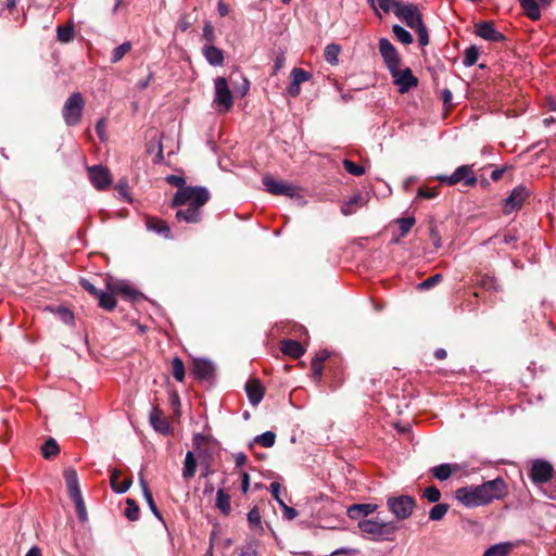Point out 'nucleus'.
<instances>
[{"label": "nucleus", "instance_id": "nucleus-26", "mask_svg": "<svg viewBox=\"0 0 556 556\" xmlns=\"http://www.w3.org/2000/svg\"><path fill=\"white\" fill-rule=\"evenodd\" d=\"M515 544L511 542H502L490 546L482 556H508Z\"/></svg>", "mask_w": 556, "mask_h": 556}, {"label": "nucleus", "instance_id": "nucleus-14", "mask_svg": "<svg viewBox=\"0 0 556 556\" xmlns=\"http://www.w3.org/2000/svg\"><path fill=\"white\" fill-rule=\"evenodd\" d=\"M214 364L205 358H198L193 361L192 374L199 380H208L214 376Z\"/></svg>", "mask_w": 556, "mask_h": 556}, {"label": "nucleus", "instance_id": "nucleus-61", "mask_svg": "<svg viewBox=\"0 0 556 556\" xmlns=\"http://www.w3.org/2000/svg\"><path fill=\"white\" fill-rule=\"evenodd\" d=\"M393 2L394 0H378L379 8L384 12L393 11Z\"/></svg>", "mask_w": 556, "mask_h": 556}, {"label": "nucleus", "instance_id": "nucleus-22", "mask_svg": "<svg viewBox=\"0 0 556 556\" xmlns=\"http://www.w3.org/2000/svg\"><path fill=\"white\" fill-rule=\"evenodd\" d=\"M64 479L71 500L80 496L81 492L76 470L73 468H66L64 471Z\"/></svg>", "mask_w": 556, "mask_h": 556}, {"label": "nucleus", "instance_id": "nucleus-13", "mask_svg": "<svg viewBox=\"0 0 556 556\" xmlns=\"http://www.w3.org/2000/svg\"><path fill=\"white\" fill-rule=\"evenodd\" d=\"M379 51L389 71L400 66L399 53L389 39L379 40Z\"/></svg>", "mask_w": 556, "mask_h": 556}, {"label": "nucleus", "instance_id": "nucleus-29", "mask_svg": "<svg viewBox=\"0 0 556 556\" xmlns=\"http://www.w3.org/2000/svg\"><path fill=\"white\" fill-rule=\"evenodd\" d=\"M248 522L250 528L255 531L257 534H262L264 532V527L262 525V518L260 509L254 506L248 513Z\"/></svg>", "mask_w": 556, "mask_h": 556}, {"label": "nucleus", "instance_id": "nucleus-47", "mask_svg": "<svg viewBox=\"0 0 556 556\" xmlns=\"http://www.w3.org/2000/svg\"><path fill=\"white\" fill-rule=\"evenodd\" d=\"M311 78V74L302 68H293L291 71V81L295 83V84H303L307 80H309Z\"/></svg>", "mask_w": 556, "mask_h": 556}, {"label": "nucleus", "instance_id": "nucleus-33", "mask_svg": "<svg viewBox=\"0 0 556 556\" xmlns=\"http://www.w3.org/2000/svg\"><path fill=\"white\" fill-rule=\"evenodd\" d=\"M147 227L149 230L156 232L157 235L164 236L165 238H169L170 229L167 224L160 219H149L147 223Z\"/></svg>", "mask_w": 556, "mask_h": 556}, {"label": "nucleus", "instance_id": "nucleus-17", "mask_svg": "<svg viewBox=\"0 0 556 556\" xmlns=\"http://www.w3.org/2000/svg\"><path fill=\"white\" fill-rule=\"evenodd\" d=\"M476 34L489 41H502L504 36L496 30L494 24L492 22H480L476 25Z\"/></svg>", "mask_w": 556, "mask_h": 556}, {"label": "nucleus", "instance_id": "nucleus-55", "mask_svg": "<svg viewBox=\"0 0 556 556\" xmlns=\"http://www.w3.org/2000/svg\"><path fill=\"white\" fill-rule=\"evenodd\" d=\"M79 285L94 298H97L98 294L101 292L86 278H81Z\"/></svg>", "mask_w": 556, "mask_h": 556}, {"label": "nucleus", "instance_id": "nucleus-37", "mask_svg": "<svg viewBox=\"0 0 556 556\" xmlns=\"http://www.w3.org/2000/svg\"><path fill=\"white\" fill-rule=\"evenodd\" d=\"M392 31H393L395 38L404 45H410L414 40L412 34L408 30H406L404 27H402L397 24L393 25Z\"/></svg>", "mask_w": 556, "mask_h": 556}, {"label": "nucleus", "instance_id": "nucleus-18", "mask_svg": "<svg viewBox=\"0 0 556 556\" xmlns=\"http://www.w3.org/2000/svg\"><path fill=\"white\" fill-rule=\"evenodd\" d=\"M377 509L378 505L372 503L353 504L348 508L346 514L349 518L359 521L374 514Z\"/></svg>", "mask_w": 556, "mask_h": 556}, {"label": "nucleus", "instance_id": "nucleus-49", "mask_svg": "<svg viewBox=\"0 0 556 556\" xmlns=\"http://www.w3.org/2000/svg\"><path fill=\"white\" fill-rule=\"evenodd\" d=\"M415 224L414 217H404L399 219L400 235L401 237L406 236Z\"/></svg>", "mask_w": 556, "mask_h": 556}, {"label": "nucleus", "instance_id": "nucleus-58", "mask_svg": "<svg viewBox=\"0 0 556 556\" xmlns=\"http://www.w3.org/2000/svg\"><path fill=\"white\" fill-rule=\"evenodd\" d=\"M280 507H282L283 515L288 520H292L298 516V511L294 508L289 507L285 502H280Z\"/></svg>", "mask_w": 556, "mask_h": 556}, {"label": "nucleus", "instance_id": "nucleus-38", "mask_svg": "<svg viewBox=\"0 0 556 556\" xmlns=\"http://www.w3.org/2000/svg\"><path fill=\"white\" fill-rule=\"evenodd\" d=\"M448 510V505L444 503H437L429 511V519L439 521L444 518Z\"/></svg>", "mask_w": 556, "mask_h": 556}, {"label": "nucleus", "instance_id": "nucleus-62", "mask_svg": "<svg viewBox=\"0 0 556 556\" xmlns=\"http://www.w3.org/2000/svg\"><path fill=\"white\" fill-rule=\"evenodd\" d=\"M300 91H301V85L291 81L290 86L288 87V93L291 97H298L300 94Z\"/></svg>", "mask_w": 556, "mask_h": 556}, {"label": "nucleus", "instance_id": "nucleus-27", "mask_svg": "<svg viewBox=\"0 0 556 556\" xmlns=\"http://www.w3.org/2000/svg\"><path fill=\"white\" fill-rule=\"evenodd\" d=\"M457 468V465H451L445 463L434 466L431 469V472L433 477L437 478L438 480L445 481L452 476L453 471L456 470Z\"/></svg>", "mask_w": 556, "mask_h": 556}, {"label": "nucleus", "instance_id": "nucleus-45", "mask_svg": "<svg viewBox=\"0 0 556 556\" xmlns=\"http://www.w3.org/2000/svg\"><path fill=\"white\" fill-rule=\"evenodd\" d=\"M130 49H131L130 42H124V43L119 45L118 47L114 48V50L112 51V58H111L112 63L119 62Z\"/></svg>", "mask_w": 556, "mask_h": 556}, {"label": "nucleus", "instance_id": "nucleus-53", "mask_svg": "<svg viewBox=\"0 0 556 556\" xmlns=\"http://www.w3.org/2000/svg\"><path fill=\"white\" fill-rule=\"evenodd\" d=\"M418 36L419 43L421 46H427L429 43L428 30L425 24H421L416 29H414Z\"/></svg>", "mask_w": 556, "mask_h": 556}, {"label": "nucleus", "instance_id": "nucleus-20", "mask_svg": "<svg viewBox=\"0 0 556 556\" xmlns=\"http://www.w3.org/2000/svg\"><path fill=\"white\" fill-rule=\"evenodd\" d=\"M245 392L252 406H257L264 397V388L257 379L247 381Z\"/></svg>", "mask_w": 556, "mask_h": 556}, {"label": "nucleus", "instance_id": "nucleus-25", "mask_svg": "<svg viewBox=\"0 0 556 556\" xmlns=\"http://www.w3.org/2000/svg\"><path fill=\"white\" fill-rule=\"evenodd\" d=\"M139 483H140V486H141V490H142L143 497L147 501V504H148L150 510L153 513V515L157 519L162 520L161 513L159 511V509H157V507L155 505V502L153 500L152 493H151V491H150V489L148 486V483L144 480L142 475H140Z\"/></svg>", "mask_w": 556, "mask_h": 556}, {"label": "nucleus", "instance_id": "nucleus-46", "mask_svg": "<svg viewBox=\"0 0 556 556\" xmlns=\"http://www.w3.org/2000/svg\"><path fill=\"white\" fill-rule=\"evenodd\" d=\"M72 501L75 504L78 519L81 522H86L88 519V514H87V508H86L84 500H83V495L72 498Z\"/></svg>", "mask_w": 556, "mask_h": 556}, {"label": "nucleus", "instance_id": "nucleus-19", "mask_svg": "<svg viewBox=\"0 0 556 556\" xmlns=\"http://www.w3.org/2000/svg\"><path fill=\"white\" fill-rule=\"evenodd\" d=\"M368 200V193H356L342 204L341 213L345 216L352 215L357 208L365 206Z\"/></svg>", "mask_w": 556, "mask_h": 556}, {"label": "nucleus", "instance_id": "nucleus-63", "mask_svg": "<svg viewBox=\"0 0 556 556\" xmlns=\"http://www.w3.org/2000/svg\"><path fill=\"white\" fill-rule=\"evenodd\" d=\"M236 466L241 467L247 463V456L244 453L235 454Z\"/></svg>", "mask_w": 556, "mask_h": 556}, {"label": "nucleus", "instance_id": "nucleus-23", "mask_svg": "<svg viewBox=\"0 0 556 556\" xmlns=\"http://www.w3.org/2000/svg\"><path fill=\"white\" fill-rule=\"evenodd\" d=\"M206 61L213 66H220L224 63V52L215 46H204L202 49Z\"/></svg>", "mask_w": 556, "mask_h": 556}, {"label": "nucleus", "instance_id": "nucleus-11", "mask_svg": "<svg viewBox=\"0 0 556 556\" xmlns=\"http://www.w3.org/2000/svg\"><path fill=\"white\" fill-rule=\"evenodd\" d=\"M88 177L91 185L98 190H105L112 184L110 170L102 165L88 167Z\"/></svg>", "mask_w": 556, "mask_h": 556}, {"label": "nucleus", "instance_id": "nucleus-30", "mask_svg": "<svg viewBox=\"0 0 556 556\" xmlns=\"http://www.w3.org/2000/svg\"><path fill=\"white\" fill-rule=\"evenodd\" d=\"M197 472V460L194 454L191 451H188L185 457L184 468H182V477L187 480L194 477Z\"/></svg>", "mask_w": 556, "mask_h": 556}, {"label": "nucleus", "instance_id": "nucleus-50", "mask_svg": "<svg viewBox=\"0 0 556 556\" xmlns=\"http://www.w3.org/2000/svg\"><path fill=\"white\" fill-rule=\"evenodd\" d=\"M241 83L236 84L232 81L235 92H238L241 97H244L250 90V81L243 75H240Z\"/></svg>", "mask_w": 556, "mask_h": 556}, {"label": "nucleus", "instance_id": "nucleus-9", "mask_svg": "<svg viewBox=\"0 0 556 556\" xmlns=\"http://www.w3.org/2000/svg\"><path fill=\"white\" fill-rule=\"evenodd\" d=\"M389 72L400 93H406L418 85L417 77L413 75L412 70L408 67L401 70L400 66H397Z\"/></svg>", "mask_w": 556, "mask_h": 556}, {"label": "nucleus", "instance_id": "nucleus-54", "mask_svg": "<svg viewBox=\"0 0 556 556\" xmlns=\"http://www.w3.org/2000/svg\"><path fill=\"white\" fill-rule=\"evenodd\" d=\"M58 314H59L60 318L67 325L72 324L74 321V314L65 307H60L58 309Z\"/></svg>", "mask_w": 556, "mask_h": 556}, {"label": "nucleus", "instance_id": "nucleus-24", "mask_svg": "<svg viewBox=\"0 0 556 556\" xmlns=\"http://www.w3.org/2000/svg\"><path fill=\"white\" fill-rule=\"evenodd\" d=\"M281 352L288 356L293 358H299L304 354V349L298 341L294 340H283L281 341Z\"/></svg>", "mask_w": 556, "mask_h": 556}, {"label": "nucleus", "instance_id": "nucleus-2", "mask_svg": "<svg viewBox=\"0 0 556 556\" xmlns=\"http://www.w3.org/2000/svg\"><path fill=\"white\" fill-rule=\"evenodd\" d=\"M506 493L505 481L502 478H496L480 485L459 488L455 492V497L466 507H477L486 505L494 500H501Z\"/></svg>", "mask_w": 556, "mask_h": 556}, {"label": "nucleus", "instance_id": "nucleus-59", "mask_svg": "<svg viewBox=\"0 0 556 556\" xmlns=\"http://www.w3.org/2000/svg\"><path fill=\"white\" fill-rule=\"evenodd\" d=\"M437 194H438L437 188H431V189L419 188V190H418V197L425 198V199H433L437 197Z\"/></svg>", "mask_w": 556, "mask_h": 556}, {"label": "nucleus", "instance_id": "nucleus-56", "mask_svg": "<svg viewBox=\"0 0 556 556\" xmlns=\"http://www.w3.org/2000/svg\"><path fill=\"white\" fill-rule=\"evenodd\" d=\"M166 181L172 186L178 187V190L181 188H187V186H185V179L181 176L168 175L166 177Z\"/></svg>", "mask_w": 556, "mask_h": 556}, {"label": "nucleus", "instance_id": "nucleus-36", "mask_svg": "<svg viewBox=\"0 0 556 556\" xmlns=\"http://www.w3.org/2000/svg\"><path fill=\"white\" fill-rule=\"evenodd\" d=\"M56 38L64 43L72 41L74 39V26L72 24L58 26Z\"/></svg>", "mask_w": 556, "mask_h": 556}, {"label": "nucleus", "instance_id": "nucleus-6", "mask_svg": "<svg viewBox=\"0 0 556 556\" xmlns=\"http://www.w3.org/2000/svg\"><path fill=\"white\" fill-rule=\"evenodd\" d=\"M84 106L85 101L80 92H74L67 98L62 110L67 126H75L80 122Z\"/></svg>", "mask_w": 556, "mask_h": 556}, {"label": "nucleus", "instance_id": "nucleus-5", "mask_svg": "<svg viewBox=\"0 0 556 556\" xmlns=\"http://www.w3.org/2000/svg\"><path fill=\"white\" fill-rule=\"evenodd\" d=\"M215 109L220 113L230 111L233 105V97L225 77L214 79V100Z\"/></svg>", "mask_w": 556, "mask_h": 556}, {"label": "nucleus", "instance_id": "nucleus-4", "mask_svg": "<svg viewBox=\"0 0 556 556\" xmlns=\"http://www.w3.org/2000/svg\"><path fill=\"white\" fill-rule=\"evenodd\" d=\"M387 506L397 520H405L412 516L416 501L409 495H391L387 497Z\"/></svg>", "mask_w": 556, "mask_h": 556}, {"label": "nucleus", "instance_id": "nucleus-34", "mask_svg": "<svg viewBox=\"0 0 556 556\" xmlns=\"http://www.w3.org/2000/svg\"><path fill=\"white\" fill-rule=\"evenodd\" d=\"M341 47L337 43H329L325 48V59L330 65H337L339 63V54Z\"/></svg>", "mask_w": 556, "mask_h": 556}, {"label": "nucleus", "instance_id": "nucleus-28", "mask_svg": "<svg viewBox=\"0 0 556 556\" xmlns=\"http://www.w3.org/2000/svg\"><path fill=\"white\" fill-rule=\"evenodd\" d=\"M215 506L226 516L231 511L230 496L224 489L217 490Z\"/></svg>", "mask_w": 556, "mask_h": 556}, {"label": "nucleus", "instance_id": "nucleus-7", "mask_svg": "<svg viewBox=\"0 0 556 556\" xmlns=\"http://www.w3.org/2000/svg\"><path fill=\"white\" fill-rule=\"evenodd\" d=\"M393 13L412 29L424 24L421 13L414 3L393 2Z\"/></svg>", "mask_w": 556, "mask_h": 556}, {"label": "nucleus", "instance_id": "nucleus-21", "mask_svg": "<svg viewBox=\"0 0 556 556\" xmlns=\"http://www.w3.org/2000/svg\"><path fill=\"white\" fill-rule=\"evenodd\" d=\"M149 420L153 429L162 434H167L170 431L168 421L163 415V412L157 407H152Z\"/></svg>", "mask_w": 556, "mask_h": 556}, {"label": "nucleus", "instance_id": "nucleus-51", "mask_svg": "<svg viewBox=\"0 0 556 556\" xmlns=\"http://www.w3.org/2000/svg\"><path fill=\"white\" fill-rule=\"evenodd\" d=\"M424 496L430 502V503H438L441 498V492L437 486H428L424 491Z\"/></svg>", "mask_w": 556, "mask_h": 556}, {"label": "nucleus", "instance_id": "nucleus-52", "mask_svg": "<svg viewBox=\"0 0 556 556\" xmlns=\"http://www.w3.org/2000/svg\"><path fill=\"white\" fill-rule=\"evenodd\" d=\"M442 280V275L441 274H435L433 276H430L429 278H427L426 280H424L420 285H419V288L420 289H431L432 287H434L437 283H439L440 281Z\"/></svg>", "mask_w": 556, "mask_h": 556}, {"label": "nucleus", "instance_id": "nucleus-42", "mask_svg": "<svg viewBox=\"0 0 556 556\" xmlns=\"http://www.w3.org/2000/svg\"><path fill=\"white\" fill-rule=\"evenodd\" d=\"M126 508H125V516L130 520V521H136L138 520L139 518V507L137 505V503L135 502V500L132 498H127L126 500Z\"/></svg>", "mask_w": 556, "mask_h": 556}, {"label": "nucleus", "instance_id": "nucleus-57", "mask_svg": "<svg viewBox=\"0 0 556 556\" xmlns=\"http://www.w3.org/2000/svg\"><path fill=\"white\" fill-rule=\"evenodd\" d=\"M269 490H270L273 497L280 505V502H283V500L280 497L281 486H280L279 482H276V481L271 482L269 485Z\"/></svg>", "mask_w": 556, "mask_h": 556}, {"label": "nucleus", "instance_id": "nucleus-12", "mask_svg": "<svg viewBox=\"0 0 556 556\" xmlns=\"http://www.w3.org/2000/svg\"><path fill=\"white\" fill-rule=\"evenodd\" d=\"M529 194L530 193L525 186H517L513 189L509 197L505 199L503 204V212L505 214H510L514 211L519 210Z\"/></svg>", "mask_w": 556, "mask_h": 556}, {"label": "nucleus", "instance_id": "nucleus-44", "mask_svg": "<svg viewBox=\"0 0 556 556\" xmlns=\"http://www.w3.org/2000/svg\"><path fill=\"white\" fill-rule=\"evenodd\" d=\"M479 283L485 290L500 291L501 287L497 280L493 276L483 275L481 276Z\"/></svg>", "mask_w": 556, "mask_h": 556}, {"label": "nucleus", "instance_id": "nucleus-10", "mask_svg": "<svg viewBox=\"0 0 556 556\" xmlns=\"http://www.w3.org/2000/svg\"><path fill=\"white\" fill-rule=\"evenodd\" d=\"M263 185L265 186L266 191L274 195H287L289 198H293L298 194V188L283 180H276L271 176L263 177Z\"/></svg>", "mask_w": 556, "mask_h": 556}, {"label": "nucleus", "instance_id": "nucleus-48", "mask_svg": "<svg viewBox=\"0 0 556 556\" xmlns=\"http://www.w3.org/2000/svg\"><path fill=\"white\" fill-rule=\"evenodd\" d=\"M343 167L349 174L353 176H362L365 174V168L362 165H357L348 159L343 160Z\"/></svg>", "mask_w": 556, "mask_h": 556}, {"label": "nucleus", "instance_id": "nucleus-39", "mask_svg": "<svg viewBox=\"0 0 556 556\" xmlns=\"http://www.w3.org/2000/svg\"><path fill=\"white\" fill-rule=\"evenodd\" d=\"M172 369L174 378L181 382L185 379V365L184 362L179 357H175L172 362Z\"/></svg>", "mask_w": 556, "mask_h": 556}, {"label": "nucleus", "instance_id": "nucleus-32", "mask_svg": "<svg viewBox=\"0 0 556 556\" xmlns=\"http://www.w3.org/2000/svg\"><path fill=\"white\" fill-rule=\"evenodd\" d=\"M521 8L531 20H538L541 16V11L535 0H518Z\"/></svg>", "mask_w": 556, "mask_h": 556}, {"label": "nucleus", "instance_id": "nucleus-8", "mask_svg": "<svg viewBox=\"0 0 556 556\" xmlns=\"http://www.w3.org/2000/svg\"><path fill=\"white\" fill-rule=\"evenodd\" d=\"M438 180L442 184L454 186L458 182H463L467 187H472L477 184V177L469 165H462L455 169V172L447 175L438 176Z\"/></svg>", "mask_w": 556, "mask_h": 556}, {"label": "nucleus", "instance_id": "nucleus-16", "mask_svg": "<svg viewBox=\"0 0 556 556\" xmlns=\"http://www.w3.org/2000/svg\"><path fill=\"white\" fill-rule=\"evenodd\" d=\"M106 288L114 294H121L124 298L130 300H135L139 294L138 291H136L130 285L123 280L109 279L106 281Z\"/></svg>", "mask_w": 556, "mask_h": 556}, {"label": "nucleus", "instance_id": "nucleus-40", "mask_svg": "<svg viewBox=\"0 0 556 556\" xmlns=\"http://www.w3.org/2000/svg\"><path fill=\"white\" fill-rule=\"evenodd\" d=\"M41 452L46 458L55 456L59 453V445H58L56 441L52 438L47 440L41 447Z\"/></svg>", "mask_w": 556, "mask_h": 556}, {"label": "nucleus", "instance_id": "nucleus-64", "mask_svg": "<svg viewBox=\"0 0 556 556\" xmlns=\"http://www.w3.org/2000/svg\"><path fill=\"white\" fill-rule=\"evenodd\" d=\"M240 556H257V551L249 545L241 551Z\"/></svg>", "mask_w": 556, "mask_h": 556}, {"label": "nucleus", "instance_id": "nucleus-41", "mask_svg": "<svg viewBox=\"0 0 556 556\" xmlns=\"http://www.w3.org/2000/svg\"><path fill=\"white\" fill-rule=\"evenodd\" d=\"M479 50L476 46H471L465 50L463 63L465 66H472L477 63Z\"/></svg>", "mask_w": 556, "mask_h": 556}, {"label": "nucleus", "instance_id": "nucleus-35", "mask_svg": "<svg viewBox=\"0 0 556 556\" xmlns=\"http://www.w3.org/2000/svg\"><path fill=\"white\" fill-rule=\"evenodd\" d=\"M98 301H99V305L106 309V311H112L115 308L116 306V301L114 299V293L109 291V292H103L101 291L98 296H97Z\"/></svg>", "mask_w": 556, "mask_h": 556}, {"label": "nucleus", "instance_id": "nucleus-3", "mask_svg": "<svg viewBox=\"0 0 556 556\" xmlns=\"http://www.w3.org/2000/svg\"><path fill=\"white\" fill-rule=\"evenodd\" d=\"M357 528L363 538L375 542L393 541L400 529L395 521H383L379 518H363Z\"/></svg>", "mask_w": 556, "mask_h": 556}, {"label": "nucleus", "instance_id": "nucleus-15", "mask_svg": "<svg viewBox=\"0 0 556 556\" xmlns=\"http://www.w3.org/2000/svg\"><path fill=\"white\" fill-rule=\"evenodd\" d=\"M553 476V467L544 460H536L531 468V478L536 483L548 481Z\"/></svg>", "mask_w": 556, "mask_h": 556}, {"label": "nucleus", "instance_id": "nucleus-31", "mask_svg": "<svg viewBox=\"0 0 556 556\" xmlns=\"http://www.w3.org/2000/svg\"><path fill=\"white\" fill-rule=\"evenodd\" d=\"M121 472L117 469H114L111 473V486L112 489L118 493H125L131 485V479L127 478L122 483L117 482V479L119 477Z\"/></svg>", "mask_w": 556, "mask_h": 556}, {"label": "nucleus", "instance_id": "nucleus-60", "mask_svg": "<svg viewBox=\"0 0 556 556\" xmlns=\"http://www.w3.org/2000/svg\"><path fill=\"white\" fill-rule=\"evenodd\" d=\"M312 371L315 379H320L323 375V364H320L319 359H312Z\"/></svg>", "mask_w": 556, "mask_h": 556}, {"label": "nucleus", "instance_id": "nucleus-1", "mask_svg": "<svg viewBox=\"0 0 556 556\" xmlns=\"http://www.w3.org/2000/svg\"><path fill=\"white\" fill-rule=\"evenodd\" d=\"M210 192L204 187H187L177 190L172 205L178 207L176 218L188 224L199 223L201 207L208 201Z\"/></svg>", "mask_w": 556, "mask_h": 556}, {"label": "nucleus", "instance_id": "nucleus-43", "mask_svg": "<svg viewBox=\"0 0 556 556\" xmlns=\"http://www.w3.org/2000/svg\"><path fill=\"white\" fill-rule=\"evenodd\" d=\"M276 434L273 431H266L256 435L254 441L264 447H271L275 444Z\"/></svg>", "mask_w": 556, "mask_h": 556}]
</instances>
